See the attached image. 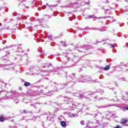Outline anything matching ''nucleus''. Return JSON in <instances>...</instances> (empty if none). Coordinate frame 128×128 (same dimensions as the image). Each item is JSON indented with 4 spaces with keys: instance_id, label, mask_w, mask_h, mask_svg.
Listing matches in <instances>:
<instances>
[{
    "instance_id": "b1692460",
    "label": "nucleus",
    "mask_w": 128,
    "mask_h": 128,
    "mask_svg": "<svg viewBox=\"0 0 128 128\" xmlns=\"http://www.w3.org/2000/svg\"><path fill=\"white\" fill-rule=\"evenodd\" d=\"M70 4H72L73 6H76V2L71 3Z\"/></svg>"
},
{
    "instance_id": "9d476101",
    "label": "nucleus",
    "mask_w": 128,
    "mask_h": 128,
    "mask_svg": "<svg viewBox=\"0 0 128 128\" xmlns=\"http://www.w3.org/2000/svg\"><path fill=\"white\" fill-rule=\"evenodd\" d=\"M110 68V65H108L104 68V70H108Z\"/></svg>"
},
{
    "instance_id": "f03ea898",
    "label": "nucleus",
    "mask_w": 128,
    "mask_h": 128,
    "mask_svg": "<svg viewBox=\"0 0 128 128\" xmlns=\"http://www.w3.org/2000/svg\"><path fill=\"white\" fill-rule=\"evenodd\" d=\"M74 84L72 82H70V83H66L65 84H56V88H58L59 90H62V88H64L66 86H68V84Z\"/></svg>"
},
{
    "instance_id": "473e14b6",
    "label": "nucleus",
    "mask_w": 128,
    "mask_h": 128,
    "mask_svg": "<svg viewBox=\"0 0 128 128\" xmlns=\"http://www.w3.org/2000/svg\"><path fill=\"white\" fill-rule=\"evenodd\" d=\"M6 54H10V52H6Z\"/></svg>"
},
{
    "instance_id": "8fccbe9b",
    "label": "nucleus",
    "mask_w": 128,
    "mask_h": 128,
    "mask_svg": "<svg viewBox=\"0 0 128 128\" xmlns=\"http://www.w3.org/2000/svg\"><path fill=\"white\" fill-rule=\"evenodd\" d=\"M49 94H50V92Z\"/></svg>"
},
{
    "instance_id": "49530a36",
    "label": "nucleus",
    "mask_w": 128,
    "mask_h": 128,
    "mask_svg": "<svg viewBox=\"0 0 128 128\" xmlns=\"http://www.w3.org/2000/svg\"><path fill=\"white\" fill-rule=\"evenodd\" d=\"M37 103H35L34 104H36Z\"/></svg>"
},
{
    "instance_id": "37998d69",
    "label": "nucleus",
    "mask_w": 128,
    "mask_h": 128,
    "mask_svg": "<svg viewBox=\"0 0 128 128\" xmlns=\"http://www.w3.org/2000/svg\"><path fill=\"white\" fill-rule=\"evenodd\" d=\"M28 55V54H26V56Z\"/></svg>"
},
{
    "instance_id": "2eb2a0df",
    "label": "nucleus",
    "mask_w": 128,
    "mask_h": 128,
    "mask_svg": "<svg viewBox=\"0 0 128 128\" xmlns=\"http://www.w3.org/2000/svg\"><path fill=\"white\" fill-rule=\"evenodd\" d=\"M46 38H48V40H52V38L50 35L48 36Z\"/></svg>"
},
{
    "instance_id": "6e6552de",
    "label": "nucleus",
    "mask_w": 128,
    "mask_h": 128,
    "mask_svg": "<svg viewBox=\"0 0 128 128\" xmlns=\"http://www.w3.org/2000/svg\"><path fill=\"white\" fill-rule=\"evenodd\" d=\"M60 124L63 128H64V126H66V122L64 121H62L60 122Z\"/></svg>"
},
{
    "instance_id": "1a4fd4ad",
    "label": "nucleus",
    "mask_w": 128,
    "mask_h": 128,
    "mask_svg": "<svg viewBox=\"0 0 128 128\" xmlns=\"http://www.w3.org/2000/svg\"><path fill=\"white\" fill-rule=\"evenodd\" d=\"M31 84L29 82H25L24 83V86H31Z\"/></svg>"
},
{
    "instance_id": "6ab92c4d",
    "label": "nucleus",
    "mask_w": 128,
    "mask_h": 128,
    "mask_svg": "<svg viewBox=\"0 0 128 128\" xmlns=\"http://www.w3.org/2000/svg\"><path fill=\"white\" fill-rule=\"evenodd\" d=\"M20 96H26V94H24V93H21L20 94Z\"/></svg>"
},
{
    "instance_id": "a211bd4d",
    "label": "nucleus",
    "mask_w": 128,
    "mask_h": 128,
    "mask_svg": "<svg viewBox=\"0 0 128 128\" xmlns=\"http://www.w3.org/2000/svg\"><path fill=\"white\" fill-rule=\"evenodd\" d=\"M28 112H30V111H28L26 110H23V114H28Z\"/></svg>"
},
{
    "instance_id": "0eeeda50",
    "label": "nucleus",
    "mask_w": 128,
    "mask_h": 128,
    "mask_svg": "<svg viewBox=\"0 0 128 128\" xmlns=\"http://www.w3.org/2000/svg\"><path fill=\"white\" fill-rule=\"evenodd\" d=\"M16 52H20V54H22V52H24V50H22V47H18V50H17Z\"/></svg>"
},
{
    "instance_id": "a19ab883",
    "label": "nucleus",
    "mask_w": 128,
    "mask_h": 128,
    "mask_svg": "<svg viewBox=\"0 0 128 128\" xmlns=\"http://www.w3.org/2000/svg\"><path fill=\"white\" fill-rule=\"evenodd\" d=\"M12 46H10V48H12Z\"/></svg>"
},
{
    "instance_id": "f3484780",
    "label": "nucleus",
    "mask_w": 128,
    "mask_h": 128,
    "mask_svg": "<svg viewBox=\"0 0 128 128\" xmlns=\"http://www.w3.org/2000/svg\"><path fill=\"white\" fill-rule=\"evenodd\" d=\"M70 78H72V80H74V74H72L70 76Z\"/></svg>"
},
{
    "instance_id": "f704fd0d",
    "label": "nucleus",
    "mask_w": 128,
    "mask_h": 128,
    "mask_svg": "<svg viewBox=\"0 0 128 128\" xmlns=\"http://www.w3.org/2000/svg\"><path fill=\"white\" fill-rule=\"evenodd\" d=\"M50 66H52V64H49L48 65Z\"/></svg>"
},
{
    "instance_id": "c85d7f7f",
    "label": "nucleus",
    "mask_w": 128,
    "mask_h": 128,
    "mask_svg": "<svg viewBox=\"0 0 128 128\" xmlns=\"http://www.w3.org/2000/svg\"><path fill=\"white\" fill-rule=\"evenodd\" d=\"M80 30V28H78V29H76V32H78V30Z\"/></svg>"
},
{
    "instance_id": "423d86ee",
    "label": "nucleus",
    "mask_w": 128,
    "mask_h": 128,
    "mask_svg": "<svg viewBox=\"0 0 128 128\" xmlns=\"http://www.w3.org/2000/svg\"><path fill=\"white\" fill-rule=\"evenodd\" d=\"M18 8L24 10V8H26V6L24 5V4H22V2L21 3L19 4Z\"/></svg>"
},
{
    "instance_id": "9b49d317",
    "label": "nucleus",
    "mask_w": 128,
    "mask_h": 128,
    "mask_svg": "<svg viewBox=\"0 0 128 128\" xmlns=\"http://www.w3.org/2000/svg\"><path fill=\"white\" fill-rule=\"evenodd\" d=\"M76 115L74 114H69L70 118H76Z\"/></svg>"
},
{
    "instance_id": "a878e982",
    "label": "nucleus",
    "mask_w": 128,
    "mask_h": 128,
    "mask_svg": "<svg viewBox=\"0 0 128 128\" xmlns=\"http://www.w3.org/2000/svg\"><path fill=\"white\" fill-rule=\"evenodd\" d=\"M111 46H112V48H116V46L114 44H112Z\"/></svg>"
},
{
    "instance_id": "c9c22d12",
    "label": "nucleus",
    "mask_w": 128,
    "mask_h": 128,
    "mask_svg": "<svg viewBox=\"0 0 128 128\" xmlns=\"http://www.w3.org/2000/svg\"><path fill=\"white\" fill-rule=\"evenodd\" d=\"M22 128H28V126L22 127Z\"/></svg>"
},
{
    "instance_id": "2f4dec72",
    "label": "nucleus",
    "mask_w": 128,
    "mask_h": 128,
    "mask_svg": "<svg viewBox=\"0 0 128 128\" xmlns=\"http://www.w3.org/2000/svg\"><path fill=\"white\" fill-rule=\"evenodd\" d=\"M4 50V48L3 49H0V52H2V50Z\"/></svg>"
},
{
    "instance_id": "f8f14e48",
    "label": "nucleus",
    "mask_w": 128,
    "mask_h": 128,
    "mask_svg": "<svg viewBox=\"0 0 128 128\" xmlns=\"http://www.w3.org/2000/svg\"><path fill=\"white\" fill-rule=\"evenodd\" d=\"M60 44L63 46H66V44L64 41H61Z\"/></svg>"
},
{
    "instance_id": "bb28decb",
    "label": "nucleus",
    "mask_w": 128,
    "mask_h": 128,
    "mask_svg": "<svg viewBox=\"0 0 128 128\" xmlns=\"http://www.w3.org/2000/svg\"><path fill=\"white\" fill-rule=\"evenodd\" d=\"M46 16H48V18H50V16L46 15Z\"/></svg>"
},
{
    "instance_id": "7ed1b4c3",
    "label": "nucleus",
    "mask_w": 128,
    "mask_h": 128,
    "mask_svg": "<svg viewBox=\"0 0 128 128\" xmlns=\"http://www.w3.org/2000/svg\"><path fill=\"white\" fill-rule=\"evenodd\" d=\"M68 104H70L71 110H72V108H76V106L74 104V102L72 101H68Z\"/></svg>"
},
{
    "instance_id": "cd10ccee",
    "label": "nucleus",
    "mask_w": 128,
    "mask_h": 128,
    "mask_svg": "<svg viewBox=\"0 0 128 128\" xmlns=\"http://www.w3.org/2000/svg\"><path fill=\"white\" fill-rule=\"evenodd\" d=\"M18 90H22V87H19Z\"/></svg>"
},
{
    "instance_id": "79ce46f5",
    "label": "nucleus",
    "mask_w": 128,
    "mask_h": 128,
    "mask_svg": "<svg viewBox=\"0 0 128 128\" xmlns=\"http://www.w3.org/2000/svg\"><path fill=\"white\" fill-rule=\"evenodd\" d=\"M54 84H56V82H54Z\"/></svg>"
},
{
    "instance_id": "412c9836",
    "label": "nucleus",
    "mask_w": 128,
    "mask_h": 128,
    "mask_svg": "<svg viewBox=\"0 0 128 128\" xmlns=\"http://www.w3.org/2000/svg\"><path fill=\"white\" fill-rule=\"evenodd\" d=\"M30 106H34V108H36L34 106V104H30Z\"/></svg>"
},
{
    "instance_id": "dca6fc26",
    "label": "nucleus",
    "mask_w": 128,
    "mask_h": 128,
    "mask_svg": "<svg viewBox=\"0 0 128 128\" xmlns=\"http://www.w3.org/2000/svg\"><path fill=\"white\" fill-rule=\"evenodd\" d=\"M74 96H80V93H75Z\"/></svg>"
},
{
    "instance_id": "aec40b11",
    "label": "nucleus",
    "mask_w": 128,
    "mask_h": 128,
    "mask_svg": "<svg viewBox=\"0 0 128 128\" xmlns=\"http://www.w3.org/2000/svg\"><path fill=\"white\" fill-rule=\"evenodd\" d=\"M40 54H44V50H40Z\"/></svg>"
},
{
    "instance_id": "09e8293b",
    "label": "nucleus",
    "mask_w": 128,
    "mask_h": 128,
    "mask_svg": "<svg viewBox=\"0 0 128 128\" xmlns=\"http://www.w3.org/2000/svg\"><path fill=\"white\" fill-rule=\"evenodd\" d=\"M40 86H38V88H40Z\"/></svg>"
},
{
    "instance_id": "c756f323",
    "label": "nucleus",
    "mask_w": 128,
    "mask_h": 128,
    "mask_svg": "<svg viewBox=\"0 0 128 128\" xmlns=\"http://www.w3.org/2000/svg\"><path fill=\"white\" fill-rule=\"evenodd\" d=\"M30 26H27V27H26V28H30Z\"/></svg>"
},
{
    "instance_id": "72a5a7b5",
    "label": "nucleus",
    "mask_w": 128,
    "mask_h": 128,
    "mask_svg": "<svg viewBox=\"0 0 128 128\" xmlns=\"http://www.w3.org/2000/svg\"><path fill=\"white\" fill-rule=\"evenodd\" d=\"M69 50H70V52H72V50L70 49Z\"/></svg>"
},
{
    "instance_id": "5701e85b",
    "label": "nucleus",
    "mask_w": 128,
    "mask_h": 128,
    "mask_svg": "<svg viewBox=\"0 0 128 128\" xmlns=\"http://www.w3.org/2000/svg\"><path fill=\"white\" fill-rule=\"evenodd\" d=\"M18 2H26V0H18Z\"/></svg>"
},
{
    "instance_id": "4be33fe9",
    "label": "nucleus",
    "mask_w": 128,
    "mask_h": 128,
    "mask_svg": "<svg viewBox=\"0 0 128 128\" xmlns=\"http://www.w3.org/2000/svg\"><path fill=\"white\" fill-rule=\"evenodd\" d=\"M14 102H15V104H18V100H14Z\"/></svg>"
},
{
    "instance_id": "7c9ffc66",
    "label": "nucleus",
    "mask_w": 128,
    "mask_h": 128,
    "mask_svg": "<svg viewBox=\"0 0 128 128\" xmlns=\"http://www.w3.org/2000/svg\"><path fill=\"white\" fill-rule=\"evenodd\" d=\"M125 110H128V107H126Z\"/></svg>"
},
{
    "instance_id": "ddd939ff",
    "label": "nucleus",
    "mask_w": 128,
    "mask_h": 128,
    "mask_svg": "<svg viewBox=\"0 0 128 128\" xmlns=\"http://www.w3.org/2000/svg\"><path fill=\"white\" fill-rule=\"evenodd\" d=\"M46 6H54L55 8H56L58 4L51 5L50 6V5H48V3H47Z\"/></svg>"
},
{
    "instance_id": "c03bdc74",
    "label": "nucleus",
    "mask_w": 128,
    "mask_h": 128,
    "mask_svg": "<svg viewBox=\"0 0 128 128\" xmlns=\"http://www.w3.org/2000/svg\"><path fill=\"white\" fill-rule=\"evenodd\" d=\"M8 56V54H6V56Z\"/></svg>"
},
{
    "instance_id": "4c0bfd02",
    "label": "nucleus",
    "mask_w": 128,
    "mask_h": 128,
    "mask_svg": "<svg viewBox=\"0 0 128 128\" xmlns=\"http://www.w3.org/2000/svg\"><path fill=\"white\" fill-rule=\"evenodd\" d=\"M12 22V20H10V21H8V22Z\"/></svg>"
},
{
    "instance_id": "39448f33",
    "label": "nucleus",
    "mask_w": 128,
    "mask_h": 128,
    "mask_svg": "<svg viewBox=\"0 0 128 128\" xmlns=\"http://www.w3.org/2000/svg\"><path fill=\"white\" fill-rule=\"evenodd\" d=\"M50 116L46 117V120H50L51 122L52 120L54 118V114L52 115L50 114Z\"/></svg>"
},
{
    "instance_id": "e433bc0d",
    "label": "nucleus",
    "mask_w": 128,
    "mask_h": 128,
    "mask_svg": "<svg viewBox=\"0 0 128 128\" xmlns=\"http://www.w3.org/2000/svg\"><path fill=\"white\" fill-rule=\"evenodd\" d=\"M69 20H70V18H69Z\"/></svg>"
},
{
    "instance_id": "393cba45",
    "label": "nucleus",
    "mask_w": 128,
    "mask_h": 128,
    "mask_svg": "<svg viewBox=\"0 0 128 128\" xmlns=\"http://www.w3.org/2000/svg\"><path fill=\"white\" fill-rule=\"evenodd\" d=\"M6 41H3L2 42V44H4L5 43H6Z\"/></svg>"
},
{
    "instance_id": "4468645a",
    "label": "nucleus",
    "mask_w": 128,
    "mask_h": 128,
    "mask_svg": "<svg viewBox=\"0 0 128 128\" xmlns=\"http://www.w3.org/2000/svg\"><path fill=\"white\" fill-rule=\"evenodd\" d=\"M0 122H4V117L0 116Z\"/></svg>"
},
{
    "instance_id": "58836bf2",
    "label": "nucleus",
    "mask_w": 128,
    "mask_h": 128,
    "mask_svg": "<svg viewBox=\"0 0 128 128\" xmlns=\"http://www.w3.org/2000/svg\"><path fill=\"white\" fill-rule=\"evenodd\" d=\"M0 26H2V23H0Z\"/></svg>"
},
{
    "instance_id": "20e7f679",
    "label": "nucleus",
    "mask_w": 128,
    "mask_h": 128,
    "mask_svg": "<svg viewBox=\"0 0 128 128\" xmlns=\"http://www.w3.org/2000/svg\"><path fill=\"white\" fill-rule=\"evenodd\" d=\"M128 122V119H126L123 118L121 120V124H126Z\"/></svg>"
},
{
    "instance_id": "f257e3e1",
    "label": "nucleus",
    "mask_w": 128,
    "mask_h": 128,
    "mask_svg": "<svg viewBox=\"0 0 128 128\" xmlns=\"http://www.w3.org/2000/svg\"><path fill=\"white\" fill-rule=\"evenodd\" d=\"M0 10H2L3 12H8V8L4 6V2L2 0H0Z\"/></svg>"
},
{
    "instance_id": "de8ad7c7",
    "label": "nucleus",
    "mask_w": 128,
    "mask_h": 128,
    "mask_svg": "<svg viewBox=\"0 0 128 128\" xmlns=\"http://www.w3.org/2000/svg\"><path fill=\"white\" fill-rule=\"evenodd\" d=\"M108 18H110V16H108Z\"/></svg>"
},
{
    "instance_id": "a18cd8bd",
    "label": "nucleus",
    "mask_w": 128,
    "mask_h": 128,
    "mask_svg": "<svg viewBox=\"0 0 128 128\" xmlns=\"http://www.w3.org/2000/svg\"><path fill=\"white\" fill-rule=\"evenodd\" d=\"M28 52H30V50L28 49Z\"/></svg>"
},
{
    "instance_id": "ea45409f",
    "label": "nucleus",
    "mask_w": 128,
    "mask_h": 128,
    "mask_svg": "<svg viewBox=\"0 0 128 128\" xmlns=\"http://www.w3.org/2000/svg\"><path fill=\"white\" fill-rule=\"evenodd\" d=\"M40 82V80L38 82Z\"/></svg>"
}]
</instances>
